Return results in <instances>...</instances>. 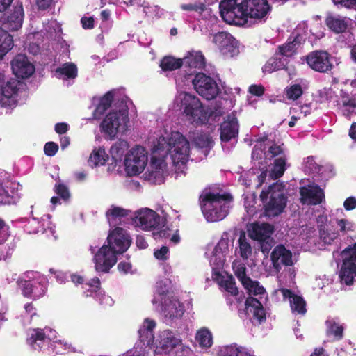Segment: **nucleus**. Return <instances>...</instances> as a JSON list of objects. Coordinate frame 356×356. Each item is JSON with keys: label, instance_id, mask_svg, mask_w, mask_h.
I'll return each mask as SVG.
<instances>
[{"label": "nucleus", "instance_id": "a878e982", "mask_svg": "<svg viewBox=\"0 0 356 356\" xmlns=\"http://www.w3.org/2000/svg\"><path fill=\"white\" fill-rule=\"evenodd\" d=\"M280 54L276 52L275 56L270 58L262 67L264 73H272L274 71L284 69L287 61L286 58H280Z\"/></svg>", "mask_w": 356, "mask_h": 356}, {"label": "nucleus", "instance_id": "ddd939ff", "mask_svg": "<svg viewBox=\"0 0 356 356\" xmlns=\"http://www.w3.org/2000/svg\"><path fill=\"white\" fill-rule=\"evenodd\" d=\"M305 60L310 68L320 73L330 72L334 67L330 54L323 50L310 52L306 56Z\"/></svg>", "mask_w": 356, "mask_h": 356}, {"label": "nucleus", "instance_id": "a19ab883", "mask_svg": "<svg viewBox=\"0 0 356 356\" xmlns=\"http://www.w3.org/2000/svg\"><path fill=\"white\" fill-rule=\"evenodd\" d=\"M243 286L248 291V293L254 296L261 295L265 293L264 288L259 284L258 281H253L250 279V282H247V284Z\"/></svg>", "mask_w": 356, "mask_h": 356}, {"label": "nucleus", "instance_id": "72a5a7b5", "mask_svg": "<svg viewBox=\"0 0 356 356\" xmlns=\"http://www.w3.org/2000/svg\"><path fill=\"white\" fill-rule=\"evenodd\" d=\"M183 59L175 58L171 56L163 57L160 62V67L163 71H174L184 65Z\"/></svg>", "mask_w": 356, "mask_h": 356}, {"label": "nucleus", "instance_id": "ea45409f", "mask_svg": "<svg viewBox=\"0 0 356 356\" xmlns=\"http://www.w3.org/2000/svg\"><path fill=\"white\" fill-rule=\"evenodd\" d=\"M291 308L293 312L304 315L306 312V302L300 296H294L293 300H290Z\"/></svg>", "mask_w": 356, "mask_h": 356}, {"label": "nucleus", "instance_id": "338daca9", "mask_svg": "<svg viewBox=\"0 0 356 356\" xmlns=\"http://www.w3.org/2000/svg\"><path fill=\"white\" fill-rule=\"evenodd\" d=\"M343 327L341 325L334 324L330 327V332L337 339H341L343 337Z\"/></svg>", "mask_w": 356, "mask_h": 356}, {"label": "nucleus", "instance_id": "423d86ee", "mask_svg": "<svg viewBox=\"0 0 356 356\" xmlns=\"http://www.w3.org/2000/svg\"><path fill=\"white\" fill-rule=\"evenodd\" d=\"M181 107L184 113L190 120L204 122L208 120L209 115L205 111L198 97L188 92L181 94Z\"/></svg>", "mask_w": 356, "mask_h": 356}, {"label": "nucleus", "instance_id": "13d9d810", "mask_svg": "<svg viewBox=\"0 0 356 356\" xmlns=\"http://www.w3.org/2000/svg\"><path fill=\"white\" fill-rule=\"evenodd\" d=\"M169 248L163 245L160 249L154 250V255L156 259L161 261H165L168 259Z\"/></svg>", "mask_w": 356, "mask_h": 356}, {"label": "nucleus", "instance_id": "1a4fd4ad", "mask_svg": "<svg viewBox=\"0 0 356 356\" xmlns=\"http://www.w3.org/2000/svg\"><path fill=\"white\" fill-rule=\"evenodd\" d=\"M192 83L196 92L207 100L215 99L220 93L216 81L204 73H197Z\"/></svg>", "mask_w": 356, "mask_h": 356}, {"label": "nucleus", "instance_id": "cd10ccee", "mask_svg": "<svg viewBox=\"0 0 356 356\" xmlns=\"http://www.w3.org/2000/svg\"><path fill=\"white\" fill-rule=\"evenodd\" d=\"M129 148V144L125 140L119 139L111 147L110 154L111 159L117 164L121 162L124 152Z\"/></svg>", "mask_w": 356, "mask_h": 356}, {"label": "nucleus", "instance_id": "f704fd0d", "mask_svg": "<svg viewBox=\"0 0 356 356\" xmlns=\"http://www.w3.org/2000/svg\"><path fill=\"white\" fill-rule=\"evenodd\" d=\"M195 339L201 348H209L213 345V336L207 328L199 330L196 333Z\"/></svg>", "mask_w": 356, "mask_h": 356}, {"label": "nucleus", "instance_id": "6e6d98bb", "mask_svg": "<svg viewBox=\"0 0 356 356\" xmlns=\"http://www.w3.org/2000/svg\"><path fill=\"white\" fill-rule=\"evenodd\" d=\"M259 242L261 251L265 256H267L269 254L273 245H274L273 238L270 236V240L264 239V241H260Z\"/></svg>", "mask_w": 356, "mask_h": 356}, {"label": "nucleus", "instance_id": "5fc2aeb1", "mask_svg": "<svg viewBox=\"0 0 356 356\" xmlns=\"http://www.w3.org/2000/svg\"><path fill=\"white\" fill-rule=\"evenodd\" d=\"M156 159L155 158H152V162H151V166L152 168H153L155 165V170H152L151 172H149V179H156L157 177H159V176H162V173L161 172V170H162V162H159V163L158 165H156Z\"/></svg>", "mask_w": 356, "mask_h": 356}, {"label": "nucleus", "instance_id": "f257e3e1", "mask_svg": "<svg viewBox=\"0 0 356 356\" xmlns=\"http://www.w3.org/2000/svg\"><path fill=\"white\" fill-rule=\"evenodd\" d=\"M107 243L95 254V269L98 272L108 273L115 264L117 254L124 253L131 240L125 229L118 227L108 234Z\"/></svg>", "mask_w": 356, "mask_h": 356}, {"label": "nucleus", "instance_id": "e2e57ef3", "mask_svg": "<svg viewBox=\"0 0 356 356\" xmlns=\"http://www.w3.org/2000/svg\"><path fill=\"white\" fill-rule=\"evenodd\" d=\"M283 153L284 149L281 145L274 144L268 149V154H270V158H273L279 155H282Z\"/></svg>", "mask_w": 356, "mask_h": 356}, {"label": "nucleus", "instance_id": "3c124183", "mask_svg": "<svg viewBox=\"0 0 356 356\" xmlns=\"http://www.w3.org/2000/svg\"><path fill=\"white\" fill-rule=\"evenodd\" d=\"M235 275L241 281L243 286L250 282V278L246 275V268L244 265H239L235 270Z\"/></svg>", "mask_w": 356, "mask_h": 356}, {"label": "nucleus", "instance_id": "9b49d317", "mask_svg": "<svg viewBox=\"0 0 356 356\" xmlns=\"http://www.w3.org/2000/svg\"><path fill=\"white\" fill-rule=\"evenodd\" d=\"M19 81L15 79H6L0 72V106L3 108L14 107L17 102L14 97L17 94Z\"/></svg>", "mask_w": 356, "mask_h": 356}, {"label": "nucleus", "instance_id": "6ab92c4d", "mask_svg": "<svg viewBox=\"0 0 356 356\" xmlns=\"http://www.w3.org/2000/svg\"><path fill=\"white\" fill-rule=\"evenodd\" d=\"M300 202L302 204L318 205L325 200V194L318 185L300 188Z\"/></svg>", "mask_w": 356, "mask_h": 356}, {"label": "nucleus", "instance_id": "0eeeda50", "mask_svg": "<svg viewBox=\"0 0 356 356\" xmlns=\"http://www.w3.org/2000/svg\"><path fill=\"white\" fill-rule=\"evenodd\" d=\"M147 163V152L141 146H136L128 152L124 159V165L127 173L136 175L142 172Z\"/></svg>", "mask_w": 356, "mask_h": 356}, {"label": "nucleus", "instance_id": "37998d69", "mask_svg": "<svg viewBox=\"0 0 356 356\" xmlns=\"http://www.w3.org/2000/svg\"><path fill=\"white\" fill-rule=\"evenodd\" d=\"M291 38H289L288 42L286 44L278 47V54L280 56L289 57L292 56L296 51V47L293 45V42L291 41Z\"/></svg>", "mask_w": 356, "mask_h": 356}, {"label": "nucleus", "instance_id": "a211bd4d", "mask_svg": "<svg viewBox=\"0 0 356 356\" xmlns=\"http://www.w3.org/2000/svg\"><path fill=\"white\" fill-rule=\"evenodd\" d=\"M270 260L273 268L277 273L281 270L282 266H291L293 264L292 252L282 244L277 245L273 250Z\"/></svg>", "mask_w": 356, "mask_h": 356}, {"label": "nucleus", "instance_id": "5701e85b", "mask_svg": "<svg viewBox=\"0 0 356 356\" xmlns=\"http://www.w3.org/2000/svg\"><path fill=\"white\" fill-rule=\"evenodd\" d=\"M156 323L153 320L145 319L143 326L138 330L139 339L141 343L145 346H150L154 341L153 330Z\"/></svg>", "mask_w": 356, "mask_h": 356}, {"label": "nucleus", "instance_id": "8fccbe9b", "mask_svg": "<svg viewBox=\"0 0 356 356\" xmlns=\"http://www.w3.org/2000/svg\"><path fill=\"white\" fill-rule=\"evenodd\" d=\"M319 236L321 239L326 244H331L337 238V233H330L327 229L322 227L319 229Z\"/></svg>", "mask_w": 356, "mask_h": 356}, {"label": "nucleus", "instance_id": "f03ea898", "mask_svg": "<svg viewBox=\"0 0 356 356\" xmlns=\"http://www.w3.org/2000/svg\"><path fill=\"white\" fill-rule=\"evenodd\" d=\"M233 197L230 193L223 194L205 192L200 195L202 212L208 222H217L224 219L229 213Z\"/></svg>", "mask_w": 356, "mask_h": 356}, {"label": "nucleus", "instance_id": "4be33fe9", "mask_svg": "<svg viewBox=\"0 0 356 356\" xmlns=\"http://www.w3.org/2000/svg\"><path fill=\"white\" fill-rule=\"evenodd\" d=\"M245 309L252 313L254 318L259 323L266 321V311L261 302L252 296L248 297L245 302Z\"/></svg>", "mask_w": 356, "mask_h": 356}, {"label": "nucleus", "instance_id": "473e14b6", "mask_svg": "<svg viewBox=\"0 0 356 356\" xmlns=\"http://www.w3.org/2000/svg\"><path fill=\"white\" fill-rule=\"evenodd\" d=\"M195 145L207 156L213 147L211 138L207 134H197L193 139Z\"/></svg>", "mask_w": 356, "mask_h": 356}, {"label": "nucleus", "instance_id": "774afa93", "mask_svg": "<svg viewBox=\"0 0 356 356\" xmlns=\"http://www.w3.org/2000/svg\"><path fill=\"white\" fill-rule=\"evenodd\" d=\"M343 206L346 210L350 211L356 208V198L354 197H349L346 199L343 202Z\"/></svg>", "mask_w": 356, "mask_h": 356}, {"label": "nucleus", "instance_id": "de8ad7c7", "mask_svg": "<svg viewBox=\"0 0 356 356\" xmlns=\"http://www.w3.org/2000/svg\"><path fill=\"white\" fill-rule=\"evenodd\" d=\"M342 108L343 115L346 117H350L353 114H356V97L344 103L339 106Z\"/></svg>", "mask_w": 356, "mask_h": 356}, {"label": "nucleus", "instance_id": "49530a36", "mask_svg": "<svg viewBox=\"0 0 356 356\" xmlns=\"http://www.w3.org/2000/svg\"><path fill=\"white\" fill-rule=\"evenodd\" d=\"M129 214V211L119 207H113L111 209L106 211V216L109 219L111 217L113 219L117 218L126 217Z\"/></svg>", "mask_w": 356, "mask_h": 356}, {"label": "nucleus", "instance_id": "e433bc0d", "mask_svg": "<svg viewBox=\"0 0 356 356\" xmlns=\"http://www.w3.org/2000/svg\"><path fill=\"white\" fill-rule=\"evenodd\" d=\"M56 73L58 76L64 75L67 79H74L77 76L78 70L74 63H66L58 67Z\"/></svg>", "mask_w": 356, "mask_h": 356}, {"label": "nucleus", "instance_id": "2eb2a0df", "mask_svg": "<svg viewBox=\"0 0 356 356\" xmlns=\"http://www.w3.org/2000/svg\"><path fill=\"white\" fill-rule=\"evenodd\" d=\"M17 284L24 297L33 300L43 297L47 289V282L45 280H20L17 281Z\"/></svg>", "mask_w": 356, "mask_h": 356}, {"label": "nucleus", "instance_id": "a18cd8bd", "mask_svg": "<svg viewBox=\"0 0 356 356\" xmlns=\"http://www.w3.org/2000/svg\"><path fill=\"white\" fill-rule=\"evenodd\" d=\"M222 285L225 287L226 291L231 295L235 296L238 294V288L236 286V282L232 276L227 277L224 281H222Z\"/></svg>", "mask_w": 356, "mask_h": 356}, {"label": "nucleus", "instance_id": "c85d7f7f", "mask_svg": "<svg viewBox=\"0 0 356 356\" xmlns=\"http://www.w3.org/2000/svg\"><path fill=\"white\" fill-rule=\"evenodd\" d=\"M24 9L22 4L14 7L13 12L8 16V22L13 30L19 29L24 19Z\"/></svg>", "mask_w": 356, "mask_h": 356}, {"label": "nucleus", "instance_id": "58836bf2", "mask_svg": "<svg viewBox=\"0 0 356 356\" xmlns=\"http://www.w3.org/2000/svg\"><path fill=\"white\" fill-rule=\"evenodd\" d=\"M184 65L190 68L201 67L204 65V57L201 54H190L183 58Z\"/></svg>", "mask_w": 356, "mask_h": 356}, {"label": "nucleus", "instance_id": "79ce46f5", "mask_svg": "<svg viewBox=\"0 0 356 356\" xmlns=\"http://www.w3.org/2000/svg\"><path fill=\"white\" fill-rule=\"evenodd\" d=\"M303 93L302 86L300 84H293L286 90V96L289 99L296 100Z\"/></svg>", "mask_w": 356, "mask_h": 356}, {"label": "nucleus", "instance_id": "c756f323", "mask_svg": "<svg viewBox=\"0 0 356 356\" xmlns=\"http://www.w3.org/2000/svg\"><path fill=\"white\" fill-rule=\"evenodd\" d=\"M13 36L0 27V60L13 49Z\"/></svg>", "mask_w": 356, "mask_h": 356}, {"label": "nucleus", "instance_id": "412c9836", "mask_svg": "<svg viewBox=\"0 0 356 356\" xmlns=\"http://www.w3.org/2000/svg\"><path fill=\"white\" fill-rule=\"evenodd\" d=\"M273 230V225L266 222L259 224L258 222L250 224L248 229L249 236L258 242L264 239L270 240Z\"/></svg>", "mask_w": 356, "mask_h": 356}, {"label": "nucleus", "instance_id": "680f3d73", "mask_svg": "<svg viewBox=\"0 0 356 356\" xmlns=\"http://www.w3.org/2000/svg\"><path fill=\"white\" fill-rule=\"evenodd\" d=\"M265 88L262 85L252 84L249 87L248 92L257 97H261L264 94Z\"/></svg>", "mask_w": 356, "mask_h": 356}, {"label": "nucleus", "instance_id": "b1692460", "mask_svg": "<svg viewBox=\"0 0 356 356\" xmlns=\"http://www.w3.org/2000/svg\"><path fill=\"white\" fill-rule=\"evenodd\" d=\"M163 312L165 317L170 319L179 318L184 314V307L177 299L172 298L165 302Z\"/></svg>", "mask_w": 356, "mask_h": 356}, {"label": "nucleus", "instance_id": "7ed1b4c3", "mask_svg": "<svg viewBox=\"0 0 356 356\" xmlns=\"http://www.w3.org/2000/svg\"><path fill=\"white\" fill-rule=\"evenodd\" d=\"M154 148L156 151L165 150V154L170 155L175 164H184L188 160L189 142L179 131L172 132L168 140L163 136L160 137Z\"/></svg>", "mask_w": 356, "mask_h": 356}, {"label": "nucleus", "instance_id": "4d7b16f0", "mask_svg": "<svg viewBox=\"0 0 356 356\" xmlns=\"http://www.w3.org/2000/svg\"><path fill=\"white\" fill-rule=\"evenodd\" d=\"M58 151V145L54 142H47L44 147V154L48 156H54Z\"/></svg>", "mask_w": 356, "mask_h": 356}, {"label": "nucleus", "instance_id": "9d476101", "mask_svg": "<svg viewBox=\"0 0 356 356\" xmlns=\"http://www.w3.org/2000/svg\"><path fill=\"white\" fill-rule=\"evenodd\" d=\"M243 11L241 13L244 15L245 23L248 17L258 19L259 21L266 20V16L271 10V6L268 0H243L241 1Z\"/></svg>", "mask_w": 356, "mask_h": 356}, {"label": "nucleus", "instance_id": "4c0bfd02", "mask_svg": "<svg viewBox=\"0 0 356 356\" xmlns=\"http://www.w3.org/2000/svg\"><path fill=\"white\" fill-rule=\"evenodd\" d=\"M238 248H239V254L240 257L243 259H247L252 254V250L251 245L247 241L245 235L244 233H242L239 236V238L238 240Z\"/></svg>", "mask_w": 356, "mask_h": 356}, {"label": "nucleus", "instance_id": "c03bdc74", "mask_svg": "<svg viewBox=\"0 0 356 356\" xmlns=\"http://www.w3.org/2000/svg\"><path fill=\"white\" fill-rule=\"evenodd\" d=\"M221 356H250L247 353L240 350L235 346H227L220 351Z\"/></svg>", "mask_w": 356, "mask_h": 356}, {"label": "nucleus", "instance_id": "7c9ffc66", "mask_svg": "<svg viewBox=\"0 0 356 356\" xmlns=\"http://www.w3.org/2000/svg\"><path fill=\"white\" fill-rule=\"evenodd\" d=\"M47 338V336L42 329H34L29 334L26 341L29 345L34 349H40Z\"/></svg>", "mask_w": 356, "mask_h": 356}, {"label": "nucleus", "instance_id": "20e7f679", "mask_svg": "<svg viewBox=\"0 0 356 356\" xmlns=\"http://www.w3.org/2000/svg\"><path fill=\"white\" fill-rule=\"evenodd\" d=\"M260 200L264 203V213L268 217H275L280 215L287 204V197L284 193L282 185L273 184L266 191L260 193Z\"/></svg>", "mask_w": 356, "mask_h": 356}, {"label": "nucleus", "instance_id": "c9c22d12", "mask_svg": "<svg viewBox=\"0 0 356 356\" xmlns=\"http://www.w3.org/2000/svg\"><path fill=\"white\" fill-rule=\"evenodd\" d=\"M286 159L284 156L275 159L273 168L270 172V177L273 179H277L283 176L286 170Z\"/></svg>", "mask_w": 356, "mask_h": 356}, {"label": "nucleus", "instance_id": "0e129e2a", "mask_svg": "<svg viewBox=\"0 0 356 356\" xmlns=\"http://www.w3.org/2000/svg\"><path fill=\"white\" fill-rule=\"evenodd\" d=\"M337 225L339 227L340 232L345 233L352 229V224L346 219L338 220Z\"/></svg>", "mask_w": 356, "mask_h": 356}, {"label": "nucleus", "instance_id": "09e8293b", "mask_svg": "<svg viewBox=\"0 0 356 356\" xmlns=\"http://www.w3.org/2000/svg\"><path fill=\"white\" fill-rule=\"evenodd\" d=\"M54 192L60 196L63 200H68L70 197V193L68 188L63 184H57L54 188Z\"/></svg>", "mask_w": 356, "mask_h": 356}, {"label": "nucleus", "instance_id": "052dcab7", "mask_svg": "<svg viewBox=\"0 0 356 356\" xmlns=\"http://www.w3.org/2000/svg\"><path fill=\"white\" fill-rule=\"evenodd\" d=\"M290 38H291V41L293 42V45L296 49L305 41V38L302 34L296 32H293Z\"/></svg>", "mask_w": 356, "mask_h": 356}, {"label": "nucleus", "instance_id": "f3484780", "mask_svg": "<svg viewBox=\"0 0 356 356\" xmlns=\"http://www.w3.org/2000/svg\"><path fill=\"white\" fill-rule=\"evenodd\" d=\"M239 124L235 112L227 115L220 127V136L222 142L228 143L238 136Z\"/></svg>", "mask_w": 356, "mask_h": 356}, {"label": "nucleus", "instance_id": "4468645a", "mask_svg": "<svg viewBox=\"0 0 356 356\" xmlns=\"http://www.w3.org/2000/svg\"><path fill=\"white\" fill-rule=\"evenodd\" d=\"M213 42L225 56L233 57L238 53V42L228 32L220 31L214 34Z\"/></svg>", "mask_w": 356, "mask_h": 356}, {"label": "nucleus", "instance_id": "69168bd1", "mask_svg": "<svg viewBox=\"0 0 356 356\" xmlns=\"http://www.w3.org/2000/svg\"><path fill=\"white\" fill-rule=\"evenodd\" d=\"M334 3L347 8H356V0H337Z\"/></svg>", "mask_w": 356, "mask_h": 356}, {"label": "nucleus", "instance_id": "aec40b11", "mask_svg": "<svg viewBox=\"0 0 356 356\" xmlns=\"http://www.w3.org/2000/svg\"><path fill=\"white\" fill-rule=\"evenodd\" d=\"M11 67L14 74L21 79L29 78L35 71V67L24 54L17 55L11 62Z\"/></svg>", "mask_w": 356, "mask_h": 356}, {"label": "nucleus", "instance_id": "bf43d9fd", "mask_svg": "<svg viewBox=\"0 0 356 356\" xmlns=\"http://www.w3.org/2000/svg\"><path fill=\"white\" fill-rule=\"evenodd\" d=\"M13 197L0 184V204H9L11 203Z\"/></svg>", "mask_w": 356, "mask_h": 356}, {"label": "nucleus", "instance_id": "6e6552de", "mask_svg": "<svg viewBox=\"0 0 356 356\" xmlns=\"http://www.w3.org/2000/svg\"><path fill=\"white\" fill-rule=\"evenodd\" d=\"M343 264L340 271V277L346 285L353 283L356 275V242L353 245L346 247L341 254Z\"/></svg>", "mask_w": 356, "mask_h": 356}, {"label": "nucleus", "instance_id": "603ef678", "mask_svg": "<svg viewBox=\"0 0 356 356\" xmlns=\"http://www.w3.org/2000/svg\"><path fill=\"white\" fill-rule=\"evenodd\" d=\"M10 236V227L4 220L0 218V244H3Z\"/></svg>", "mask_w": 356, "mask_h": 356}, {"label": "nucleus", "instance_id": "864d4df0", "mask_svg": "<svg viewBox=\"0 0 356 356\" xmlns=\"http://www.w3.org/2000/svg\"><path fill=\"white\" fill-rule=\"evenodd\" d=\"M181 8L186 11H204L206 6L203 3H184L181 5Z\"/></svg>", "mask_w": 356, "mask_h": 356}, {"label": "nucleus", "instance_id": "bb28decb", "mask_svg": "<svg viewBox=\"0 0 356 356\" xmlns=\"http://www.w3.org/2000/svg\"><path fill=\"white\" fill-rule=\"evenodd\" d=\"M113 97V92L108 91L99 99V104L93 111L95 118H99L111 107Z\"/></svg>", "mask_w": 356, "mask_h": 356}, {"label": "nucleus", "instance_id": "dca6fc26", "mask_svg": "<svg viewBox=\"0 0 356 356\" xmlns=\"http://www.w3.org/2000/svg\"><path fill=\"white\" fill-rule=\"evenodd\" d=\"M135 223L145 231L159 229L162 226L161 217L150 209H145L138 211L134 220Z\"/></svg>", "mask_w": 356, "mask_h": 356}, {"label": "nucleus", "instance_id": "39448f33", "mask_svg": "<svg viewBox=\"0 0 356 356\" xmlns=\"http://www.w3.org/2000/svg\"><path fill=\"white\" fill-rule=\"evenodd\" d=\"M129 122L128 109L125 107L118 111L108 113L102 122L101 127L111 139H114L118 132L124 133L127 130Z\"/></svg>", "mask_w": 356, "mask_h": 356}, {"label": "nucleus", "instance_id": "2f4dec72", "mask_svg": "<svg viewBox=\"0 0 356 356\" xmlns=\"http://www.w3.org/2000/svg\"><path fill=\"white\" fill-rule=\"evenodd\" d=\"M108 155L106 153L104 148L99 147L94 149L88 159V163L91 166L97 167L104 165L108 160Z\"/></svg>", "mask_w": 356, "mask_h": 356}, {"label": "nucleus", "instance_id": "393cba45", "mask_svg": "<svg viewBox=\"0 0 356 356\" xmlns=\"http://www.w3.org/2000/svg\"><path fill=\"white\" fill-rule=\"evenodd\" d=\"M325 23L328 29L335 33H344L348 28L345 17L340 15L329 14L325 17Z\"/></svg>", "mask_w": 356, "mask_h": 356}, {"label": "nucleus", "instance_id": "f8f14e48", "mask_svg": "<svg viewBox=\"0 0 356 356\" xmlns=\"http://www.w3.org/2000/svg\"><path fill=\"white\" fill-rule=\"evenodd\" d=\"M242 3H237L236 0H222L219 5L220 13L222 19L229 24H242L245 23Z\"/></svg>", "mask_w": 356, "mask_h": 356}]
</instances>
